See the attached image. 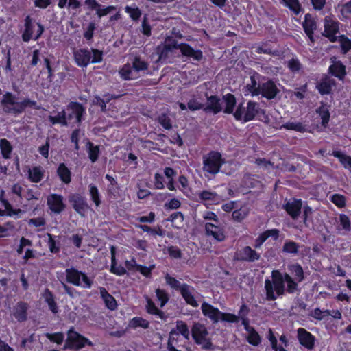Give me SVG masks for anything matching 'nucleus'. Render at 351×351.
<instances>
[{
	"label": "nucleus",
	"mask_w": 351,
	"mask_h": 351,
	"mask_svg": "<svg viewBox=\"0 0 351 351\" xmlns=\"http://www.w3.org/2000/svg\"><path fill=\"white\" fill-rule=\"evenodd\" d=\"M16 99L15 95L11 92H5L3 95L0 104L5 113L19 115L24 112L27 108L39 109L35 100L25 97L21 101H16Z\"/></svg>",
	"instance_id": "obj_1"
},
{
	"label": "nucleus",
	"mask_w": 351,
	"mask_h": 351,
	"mask_svg": "<svg viewBox=\"0 0 351 351\" xmlns=\"http://www.w3.org/2000/svg\"><path fill=\"white\" fill-rule=\"evenodd\" d=\"M271 277L272 280L266 279L265 282L266 300L268 301L275 300L277 296L283 295L285 291L282 274L278 270H274Z\"/></svg>",
	"instance_id": "obj_2"
},
{
	"label": "nucleus",
	"mask_w": 351,
	"mask_h": 351,
	"mask_svg": "<svg viewBox=\"0 0 351 351\" xmlns=\"http://www.w3.org/2000/svg\"><path fill=\"white\" fill-rule=\"evenodd\" d=\"M225 158L218 151L211 150L202 157V169L210 175L217 174L225 164Z\"/></svg>",
	"instance_id": "obj_3"
},
{
	"label": "nucleus",
	"mask_w": 351,
	"mask_h": 351,
	"mask_svg": "<svg viewBox=\"0 0 351 351\" xmlns=\"http://www.w3.org/2000/svg\"><path fill=\"white\" fill-rule=\"evenodd\" d=\"M93 342L89 339L75 331L72 326L67 331L64 349L80 350L86 346H93Z\"/></svg>",
	"instance_id": "obj_4"
},
{
	"label": "nucleus",
	"mask_w": 351,
	"mask_h": 351,
	"mask_svg": "<svg viewBox=\"0 0 351 351\" xmlns=\"http://www.w3.org/2000/svg\"><path fill=\"white\" fill-rule=\"evenodd\" d=\"M65 275L66 282L74 286L81 287L84 289H90L93 285V280L85 272L80 271L75 267L66 269Z\"/></svg>",
	"instance_id": "obj_5"
},
{
	"label": "nucleus",
	"mask_w": 351,
	"mask_h": 351,
	"mask_svg": "<svg viewBox=\"0 0 351 351\" xmlns=\"http://www.w3.org/2000/svg\"><path fill=\"white\" fill-rule=\"evenodd\" d=\"M208 331L206 326L199 322L193 324L191 335L197 345L201 346L202 350H213V344L210 338H207Z\"/></svg>",
	"instance_id": "obj_6"
},
{
	"label": "nucleus",
	"mask_w": 351,
	"mask_h": 351,
	"mask_svg": "<svg viewBox=\"0 0 351 351\" xmlns=\"http://www.w3.org/2000/svg\"><path fill=\"white\" fill-rule=\"evenodd\" d=\"M172 49H179L183 56L194 61L199 62L204 58L202 50L195 49L186 43H181L178 44L176 40H173L171 45H166L164 47V49H166L167 51H170Z\"/></svg>",
	"instance_id": "obj_7"
},
{
	"label": "nucleus",
	"mask_w": 351,
	"mask_h": 351,
	"mask_svg": "<svg viewBox=\"0 0 351 351\" xmlns=\"http://www.w3.org/2000/svg\"><path fill=\"white\" fill-rule=\"evenodd\" d=\"M68 200L73 210L81 217L85 216L86 213L90 209L86 198L80 193L69 195Z\"/></svg>",
	"instance_id": "obj_8"
},
{
	"label": "nucleus",
	"mask_w": 351,
	"mask_h": 351,
	"mask_svg": "<svg viewBox=\"0 0 351 351\" xmlns=\"http://www.w3.org/2000/svg\"><path fill=\"white\" fill-rule=\"evenodd\" d=\"M205 232L206 236L211 237L216 241L222 242L226 238L224 226L219 223L207 222L205 223Z\"/></svg>",
	"instance_id": "obj_9"
},
{
	"label": "nucleus",
	"mask_w": 351,
	"mask_h": 351,
	"mask_svg": "<svg viewBox=\"0 0 351 351\" xmlns=\"http://www.w3.org/2000/svg\"><path fill=\"white\" fill-rule=\"evenodd\" d=\"M66 110L69 111L66 115L67 120L75 119V123L80 125L84 120V115L86 114V109L83 105L77 101H71L66 106Z\"/></svg>",
	"instance_id": "obj_10"
},
{
	"label": "nucleus",
	"mask_w": 351,
	"mask_h": 351,
	"mask_svg": "<svg viewBox=\"0 0 351 351\" xmlns=\"http://www.w3.org/2000/svg\"><path fill=\"white\" fill-rule=\"evenodd\" d=\"M261 75L252 71L250 72V82L247 83L244 86L243 93L245 95L250 94L252 96H258L261 84H260Z\"/></svg>",
	"instance_id": "obj_11"
},
{
	"label": "nucleus",
	"mask_w": 351,
	"mask_h": 351,
	"mask_svg": "<svg viewBox=\"0 0 351 351\" xmlns=\"http://www.w3.org/2000/svg\"><path fill=\"white\" fill-rule=\"evenodd\" d=\"M234 259L239 261L254 262L258 261L261 255L250 246H245L235 252Z\"/></svg>",
	"instance_id": "obj_12"
},
{
	"label": "nucleus",
	"mask_w": 351,
	"mask_h": 351,
	"mask_svg": "<svg viewBox=\"0 0 351 351\" xmlns=\"http://www.w3.org/2000/svg\"><path fill=\"white\" fill-rule=\"evenodd\" d=\"M47 205L50 210L55 214L61 213L66 208L62 195L51 193L47 197Z\"/></svg>",
	"instance_id": "obj_13"
},
{
	"label": "nucleus",
	"mask_w": 351,
	"mask_h": 351,
	"mask_svg": "<svg viewBox=\"0 0 351 351\" xmlns=\"http://www.w3.org/2000/svg\"><path fill=\"white\" fill-rule=\"evenodd\" d=\"M73 58L78 66L84 68L90 63L91 52L87 48H80L73 51Z\"/></svg>",
	"instance_id": "obj_14"
},
{
	"label": "nucleus",
	"mask_w": 351,
	"mask_h": 351,
	"mask_svg": "<svg viewBox=\"0 0 351 351\" xmlns=\"http://www.w3.org/2000/svg\"><path fill=\"white\" fill-rule=\"evenodd\" d=\"M339 32L338 23L332 21L329 16L324 19V32L323 35L328 38L332 42L337 40L336 34Z\"/></svg>",
	"instance_id": "obj_15"
},
{
	"label": "nucleus",
	"mask_w": 351,
	"mask_h": 351,
	"mask_svg": "<svg viewBox=\"0 0 351 351\" xmlns=\"http://www.w3.org/2000/svg\"><path fill=\"white\" fill-rule=\"evenodd\" d=\"M202 314L210 319L213 323H218L220 321L221 311L212 304L204 302L201 306Z\"/></svg>",
	"instance_id": "obj_16"
},
{
	"label": "nucleus",
	"mask_w": 351,
	"mask_h": 351,
	"mask_svg": "<svg viewBox=\"0 0 351 351\" xmlns=\"http://www.w3.org/2000/svg\"><path fill=\"white\" fill-rule=\"evenodd\" d=\"M298 339L301 345L308 350H311L315 346V337L306 329L300 328L298 329Z\"/></svg>",
	"instance_id": "obj_17"
},
{
	"label": "nucleus",
	"mask_w": 351,
	"mask_h": 351,
	"mask_svg": "<svg viewBox=\"0 0 351 351\" xmlns=\"http://www.w3.org/2000/svg\"><path fill=\"white\" fill-rule=\"evenodd\" d=\"M195 288L186 283H184V287L180 290V293L185 302L192 307L197 308L199 306L197 301L193 295Z\"/></svg>",
	"instance_id": "obj_18"
},
{
	"label": "nucleus",
	"mask_w": 351,
	"mask_h": 351,
	"mask_svg": "<svg viewBox=\"0 0 351 351\" xmlns=\"http://www.w3.org/2000/svg\"><path fill=\"white\" fill-rule=\"evenodd\" d=\"M206 96L207 105L204 106L203 110L206 113L213 112L214 114L219 113L222 110L219 97L217 95L208 96L207 94Z\"/></svg>",
	"instance_id": "obj_19"
},
{
	"label": "nucleus",
	"mask_w": 351,
	"mask_h": 351,
	"mask_svg": "<svg viewBox=\"0 0 351 351\" xmlns=\"http://www.w3.org/2000/svg\"><path fill=\"white\" fill-rule=\"evenodd\" d=\"M271 237L274 241H276L279 237V230L274 228L267 230L259 234V236L255 239L254 247L256 249L260 248L263 243L266 241L267 239Z\"/></svg>",
	"instance_id": "obj_20"
},
{
	"label": "nucleus",
	"mask_w": 351,
	"mask_h": 351,
	"mask_svg": "<svg viewBox=\"0 0 351 351\" xmlns=\"http://www.w3.org/2000/svg\"><path fill=\"white\" fill-rule=\"evenodd\" d=\"M260 92L262 97L267 99H272L276 97L278 89L273 81L269 80L261 84Z\"/></svg>",
	"instance_id": "obj_21"
},
{
	"label": "nucleus",
	"mask_w": 351,
	"mask_h": 351,
	"mask_svg": "<svg viewBox=\"0 0 351 351\" xmlns=\"http://www.w3.org/2000/svg\"><path fill=\"white\" fill-rule=\"evenodd\" d=\"M302 206L301 199H291L287 202V213L293 219H296L301 214Z\"/></svg>",
	"instance_id": "obj_22"
},
{
	"label": "nucleus",
	"mask_w": 351,
	"mask_h": 351,
	"mask_svg": "<svg viewBox=\"0 0 351 351\" xmlns=\"http://www.w3.org/2000/svg\"><path fill=\"white\" fill-rule=\"evenodd\" d=\"M29 305L25 302H19L14 309V317L19 322H23L27 319V311Z\"/></svg>",
	"instance_id": "obj_23"
},
{
	"label": "nucleus",
	"mask_w": 351,
	"mask_h": 351,
	"mask_svg": "<svg viewBox=\"0 0 351 351\" xmlns=\"http://www.w3.org/2000/svg\"><path fill=\"white\" fill-rule=\"evenodd\" d=\"M259 110V105L254 101H249L247 104L245 112L243 115V121L244 123L252 121L258 114Z\"/></svg>",
	"instance_id": "obj_24"
},
{
	"label": "nucleus",
	"mask_w": 351,
	"mask_h": 351,
	"mask_svg": "<svg viewBox=\"0 0 351 351\" xmlns=\"http://www.w3.org/2000/svg\"><path fill=\"white\" fill-rule=\"evenodd\" d=\"M99 293L106 307L110 310L114 311L117 308V302L115 298L110 294L106 288L99 287Z\"/></svg>",
	"instance_id": "obj_25"
},
{
	"label": "nucleus",
	"mask_w": 351,
	"mask_h": 351,
	"mask_svg": "<svg viewBox=\"0 0 351 351\" xmlns=\"http://www.w3.org/2000/svg\"><path fill=\"white\" fill-rule=\"evenodd\" d=\"M300 158L296 156H289L287 158V172L296 173V177L300 178L302 163L299 162Z\"/></svg>",
	"instance_id": "obj_26"
},
{
	"label": "nucleus",
	"mask_w": 351,
	"mask_h": 351,
	"mask_svg": "<svg viewBox=\"0 0 351 351\" xmlns=\"http://www.w3.org/2000/svg\"><path fill=\"white\" fill-rule=\"evenodd\" d=\"M181 335L185 339L189 340L190 331L187 324L182 320L176 322V328L172 329L169 332V336Z\"/></svg>",
	"instance_id": "obj_27"
},
{
	"label": "nucleus",
	"mask_w": 351,
	"mask_h": 351,
	"mask_svg": "<svg viewBox=\"0 0 351 351\" xmlns=\"http://www.w3.org/2000/svg\"><path fill=\"white\" fill-rule=\"evenodd\" d=\"M110 272L119 276H124L127 274L126 269L122 265H117L116 260V253L114 247H111V265Z\"/></svg>",
	"instance_id": "obj_28"
},
{
	"label": "nucleus",
	"mask_w": 351,
	"mask_h": 351,
	"mask_svg": "<svg viewBox=\"0 0 351 351\" xmlns=\"http://www.w3.org/2000/svg\"><path fill=\"white\" fill-rule=\"evenodd\" d=\"M56 173L60 180L65 184H69L71 182V171L65 163H60L58 166Z\"/></svg>",
	"instance_id": "obj_29"
},
{
	"label": "nucleus",
	"mask_w": 351,
	"mask_h": 351,
	"mask_svg": "<svg viewBox=\"0 0 351 351\" xmlns=\"http://www.w3.org/2000/svg\"><path fill=\"white\" fill-rule=\"evenodd\" d=\"M121 78L123 80H132L138 77L137 73L134 72L132 66L129 63L123 64L119 71Z\"/></svg>",
	"instance_id": "obj_30"
},
{
	"label": "nucleus",
	"mask_w": 351,
	"mask_h": 351,
	"mask_svg": "<svg viewBox=\"0 0 351 351\" xmlns=\"http://www.w3.org/2000/svg\"><path fill=\"white\" fill-rule=\"evenodd\" d=\"M42 297L48 304L49 310L54 314L57 313L58 312V306L55 301L52 291L46 288L42 293Z\"/></svg>",
	"instance_id": "obj_31"
},
{
	"label": "nucleus",
	"mask_w": 351,
	"mask_h": 351,
	"mask_svg": "<svg viewBox=\"0 0 351 351\" xmlns=\"http://www.w3.org/2000/svg\"><path fill=\"white\" fill-rule=\"evenodd\" d=\"M45 171L40 166H35L28 169V179L31 182L38 183L44 178Z\"/></svg>",
	"instance_id": "obj_32"
},
{
	"label": "nucleus",
	"mask_w": 351,
	"mask_h": 351,
	"mask_svg": "<svg viewBox=\"0 0 351 351\" xmlns=\"http://www.w3.org/2000/svg\"><path fill=\"white\" fill-rule=\"evenodd\" d=\"M335 85V81L330 77L322 78L316 85L319 93L322 95L329 94L332 87Z\"/></svg>",
	"instance_id": "obj_33"
},
{
	"label": "nucleus",
	"mask_w": 351,
	"mask_h": 351,
	"mask_svg": "<svg viewBox=\"0 0 351 351\" xmlns=\"http://www.w3.org/2000/svg\"><path fill=\"white\" fill-rule=\"evenodd\" d=\"M24 31L22 34V39L24 42L28 43L31 39H33L34 34V25L32 19L30 16H27L25 19Z\"/></svg>",
	"instance_id": "obj_34"
},
{
	"label": "nucleus",
	"mask_w": 351,
	"mask_h": 351,
	"mask_svg": "<svg viewBox=\"0 0 351 351\" xmlns=\"http://www.w3.org/2000/svg\"><path fill=\"white\" fill-rule=\"evenodd\" d=\"M303 27L307 36L311 40H313V34L314 30L316 29L317 25L311 14H306L305 20L303 23Z\"/></svg>",
	"instance_id": "obj_35"
},
{
	"label": "nucleus",
	"mask_w": 351,
	"mask_h": 351,
	"mask_svg": "<svg viewBox=\"0 0 351 351\" xmlns=\"http://www.w3.org/2000/svg\"><path fill=\"white\" fill-rule=\"evenodd\" d=\"M87 149V153L88 158L92 163L97 161L100 154V147L99 145H95L93 143L88 141L86 145Z\"/></svg>",
	"instance_id": "obj_36"
},
{
	"label": "nucleus",
	"mask_w": 351,
	"mask_h": 351,
	"mask_svg": "<svg viewBox=\"0 0 351 351\" xmlns=\"http://www.w3.org/2000/svg\"><path fill=\"white\" fill-rule=\"evenodd\" d=\"M88 194L95 207L98 208L101 204V195L97 186L94 184H90L88 185Z\"/></svg>",
	"instance_id": "obj_37"
},
{
	"label": "nucleus",
	"mask_w": 351,
	"mask_h": 351,
	"mask_svg": "<svg viewBox=\"0 0 351 351\" xmlns=\"http://www.w3.org/2000/svg\"><path fill=\"white\" fill-rule=\"evenodd\" d=\"M145 309L148 314L157 315L162 319L165 318V313L160 310L156 306L155 303L149 298H147Z\"/></svg>",
	"instance_id": "obj_38"
},
{
	"label": "nucleus",
	"mask_w": 351,
	"mask_h": 351,
	"mask_svg": "<svg viewBox=\"0 0 351 351\" xmlns=\"http://www.w3.org/2000/svg\"><path fill=\"white\" fill-rule=\"evenodd\" d=\"M48 120L51 125L60 124L63 126L68 125V120L64 110L59 112L56 116L49 115L48 117Z\"/></svg>",
	"instance_id": "obj_39"
},
{
	"label": "nucleus",
	"mask_w": 351,
	"mask_h": 351,
	"mask_svg": "<svg viewBox=\"0 0 351 351\" xmlns=\"http://www.w3.org/2000/svg\"><path fill=\"white\" fill-rule=\"evenodd\" d=\"M223 99L226 104L223 112L226 114L233 113L237 103L235 96L232 93H228L223 96Z\"/></svg>",
	"instance_id": "obj_40"
},
{
	"label": "nucleus",
	"mask_w": 351,
	"mask_h": 351,
	"mask_svg": "<svg viewBox=\"0 0 351 351\" xmlns=\"http://www.w3.org/2000/svg\"><path fill=\"white\" fill-rule=\"evenodd\" d=\"M0 150L4 159H10L11 158L13 147L10 142L6 138L0 140Z\"/></svg>",
	"instance_id": "obj_41"
},
{
	"label": "nucleus",
	"mask_w": 351,
	"mask_h": 351,
	"mask_svg": "<svg viewBox=\"0 0 351 351\" xmlns=\"http://www.w3.org/2000/svg\"><path fill=\"white\" fill-rule=\"evenodd\" d=\"M289 269L292 278L297 282H302L304 280V271L302 267L299 264H293L289 266Z\"/></svg>",
	"instance_id": "obj_42"
},
{
	"label": "nucleus",
	"mask_w": 351,
	"mask_h": 351,
	"mask_svg": "<svg viewBox=\"0 0 351 351\" xmlns=\"http://www.w3.org/2000/svg\"><path fill=\"white\" fill-rule=\"evenodd\" d=\"M167 220L171 222L173 227L180 228L182 226L184 223V215L182 212L177 211L172 213Z\"/></svg>",
	"instance_id": "obj_43"
},
{
	"label": "nucleus",
	"mask_w": 351,
	"mask_h": 351,
	"mask_svg": "<svg viewBox=\"0 0 351 351\" xmlns=\"http://www.w3.org/2000/svg\"><path fill=\"white\" fill-rule=\"evenodd\" d=\"M329 71L332 75L342 79L346 74L345 66L339 62H335L332 64Z\"/></svg>",
	"instance_id": "obj_44"
},
{
	"label": "nucleus",
	"mask_w": 351,
	"mask_h": 351,
	"mask_svg": "<svg viewBox=\"0 0 351 351\" xmlns=\"http://www.w3.org/2000/svg\"><path fill=\"white\" fill-rule=\"evenodd\" d=\"M132 66L134 72L138 73L140 71L147 70L148 69L149 64L147 62L142 60L140 56H135L132 61Z\"/></svg>",
	"instance_id": "obj_45"
},
{
	"label": "nucleus",
	"mask_w": 351,
	"mask_h": 351,
	"mask_svg": "<svg viewBox=\"0 0 351 351\" xmlns=\"http://www.w3.org/2000/svg\"><path fill=\"white\" fill-rule=\"evenodd\" d=\"M316 112L317 114H319L322 119V125L324 127H326L330 120V117L328 106L326 105H322L317 109Z\"/></svg>",
	"instance_id": "obj_46"
},
{
	"label": "nucleus",
	"mask_w": 351,
	"mask_h": 351,
	"mask_svg": "<svg viewBox=\"0 0 351 351\" xmlns=\"http://www.w3.org/2000/svg\"><path fill=\"white\" fill-rule=\"evenodd\" d=\"M125 12L129 14L130 19L134 21L138 22L142 15L141 9L134 5V7L126 5L124 8Z\"/></svg>",
	"instance_id": "obj_47"
},
{
	"label": "nucleus",
	"mask_w": 351,
	"mask_h": 351,
	"mask_svg": "<svg viewBox=\"0 0 351 351\" xmlns=\"http://www.w3.org/2000/svg\"><path fill=\"white\" fill-rule=\"evenodd\" d=\"M165 280L166 283L173 289L180 291L184 287V283H181L178 280L173 276H171L169 274H166L165 276Z\"/></svg>",
	"instance_id": "obj_48"
},
{
	"label": "nucleus",
	"mask_w": 351,
	"mask_h": 351,
	"mask_svg": "<svg viewBox=\"0 0 351 351\" xmlns=\"http://www.w3.org/2000/svg\"><path fill=\"white\" fill-rule=\"evenodd\" d=\"M249 214V209L247 207H241L239 209L234 210L232 213V219L237 221L241 222Z\"/></svg>",
	"instance_id": "obj_49"
},
{
	"label": "nucleus",
	"mask_w": 351,
	"mask_h": 351,
	"mask_svg": "<svg viewBox=\"0 0 351 351\" xmlns=\"http://www.w3.org/2000/svg\"><path fill=\"white\" fill-rule=\"evenodd\" d=\"M130 326L134 328L141 327L147 329L149 327V322L141 317H134L130 320Z\"/></svg>",
	"instance_id": "obj_50"
},
{
	"label": "nucleus",
	"mask_w": 351,
	"mask_h": 351,
	"mask_svg": "<svg viewBox=\"0 0 351 351\" xmlns=\"http://www.w3.org/2000/svg\"><path fill=\"white\" fill-rule=\"evenodd\" d=\"M247 341L254 346H258L261 342V338L254 328L247 332Z\"/></svg>",
	"instance_id": "obj_51"
},
{
	"label": "nucleus",
	"mask_w": 351,
	"mask_h": 351,
	"mask_svg": "<svg viewBox=\"0 0 351 351\" xmlns=\"http://www.w3.org/2000/svg\"><path fill=\"white\" fill-rule=\"evenodd\" d=\"M332 155L337 158L345 168L351 169V157L339 151H334Z\"/></svg>",
	"instance_id": "obj_52"
},
{
	"label": "nucleus",
	"mask_w": 351,
	"mask_h": 351,
	"mask_svg": "<svg viewBox=\"0 0 351 351\" xmlns=\"http://www.w3.org/2000/svg\"><path fill=\"white\" fill-rule=\"evenodd\" d=\"M156 295L158 300L160 302V307H163L169 300V294L165 289L160 288L156 289Z\"/></svg>",
	"instance_id": "obj_53"
},
{
	"label": "nucleus",
	"mask_w": 351,
	"mask_h": 351,
	"mask_svg": "<svg viewBox=\"0 0 351 351\" xmlns=\"http://www.w3.org/2000/svg\"><path fill=\"white\" fill-rule=\"evenodd\" d=\"M155 264L149 265L148 267L140 265H138V269L136 271H138L141 274H142L144 277L147 278H152V271L155 269Z\"/></svg>",
	"instance_id": "obj_54"
},
{
	"label": "nucleus",
	"mask_w": 351,
	"mask_h": 351,
	"mask_svg": "<svg viewBox=\"0 0 351 351\" xmlns=\"http://www.w3.org/2000/svg\"><path fill=\"white\" fill-rule=\"evenodd\" d=\"M217 195L215 192L204 190L199 193L198 197L201 202L206 201H214L215 200Z\"/></svg>",
	"instance_id": "obj_55"
},
{
	"label": "nucleus",
	"mask_w": 351,
	"mask_h": 351,
	"mask_svg": "<svg viewBox=\"0 0 351 351\" xmlns=\"http://www.w3.org/2000/svg\"><path fill=\"white\" fill-rule=\"evenodd\" d=\"M46 337L50 341L56 343L58 345L62 343L64 338V334L61 332L47 333Z\"/></svg>",
	"instance_id": "obj_56"
},
{
	"label": "nucleus",
	"mask_w": 351,
	"mask_h": 351,
	"mask_svg": "<svg viewBox=\"0 0 351 351\" xmlns=\"http://www.w3.org/2000/svg\"><path fill=\"white\" fill-rule=\"evenodd\" d=\"M48 237V246L51 253L56 254L60 252L59 243L54 239L53 236L49 233Z\"/></svg>",
	"instance_id": "obj_57"
},
{
	"label": "nucleus",
	"mask_w": 351,
	"mask_h": 351,
	"mask_svg": "<svg viewBox=\"0 0 351 351\" xmlns=\"http://www.w3.org/2000/svg\"><path fill=\"white\" fill-rule=\"evenodd\" d=\"M90 52L92 56L90 63L96 64L101 62V61L103 60L104 56L102 51L97 49L92 48Z\"/></svg>",
	"instance_id": "obj_58"
},
{
	"label": "nucleus",
	"mask_w": 351,
	"mask_h": 351,
	"mask_svg": "<svg viewBox=\"0 0 351 351\" xmlns=\"http://www.w3.org/2000/svg\"><path fill=\"white\" fill-rule=\"evenodd\" d=\"M220 321L228 323H237L239 317L233 313L221 312Z\"/></svg>",
	"instance_id": "obj_59"
},
{
	"label": "nucleus",
	"mask_w": 351,
	"mask_h": 351,
	"mask_svg": "<svg viewBox=\"0 0 351 351\" xmlns=\"http://www.w3.org/2000/svg\"><path fill=\"white\" fill-rule=\"evenodd\" d=\"M330 315H332L330 311H322L319 308H317L313 311L311 316L316 319L322 320L326 317L330 316Z\"/></svg>",
	"instance_id": "obj_60"
},
{
	"label": "nucleus",
	"mask_w": 351,
	"mask_h": 351,
	"mask_svg": "<svg viewBox=\"0 0 351 351\" xmlns=\"http://www.w3.org/2000/svg\"><path fill=\"white\" fill-rule=\"evenodd\" d=\"M188 109L191 111H197L204 108V104L200 103L196 98L193 97L187 103Z\"/></svg>",
	"instance_id": "obj_61"
},
{
	"label": "nucleus",
	"mask_w": 351,
	"mask_h": 351,
	"mask_svg": "<svg viewBox=\"0 0 351 351\" xmlns=\"http://www.w3.org/2000/svg\"><path fill=\"white\" fill-rule=\"evenodd\" d=\"M287 6L295 14L298 15L302 10L301 5L298 0H287Z\"/></svg>",
	"instance_id": "obj_62"
},
{
	"label": "nucleus",
	"mask_w": 351,
	"mask_h": 351,
	"mask_svg": "<svg viewBox=\"0 0 351 351\" xmlns=\"http://www.w3.org/2000/svg\"><path fill=\"white\" fill-rule=\"evenodd\" d=\"M167 251L169 256L172 258L179 259L182 257V251L177 246H169L167 248Z\"/></svg>",
	"instance_id": "obj_63"
},
{
	"label": "nucleus",
	"mask_w": 351,
	"mask_h": 351,
	"mask_svg": "<svg viewBox=\"0 0 351 351\" xmlns=\"http://www.w3.org/2000/svg\"><path fill=\"white\" fill-rule=\"evenodd\" d=\"M116 10V7L114 5H108L106 7H104L101 5V7H98L96 10V14L99 18H101L103 16H106L112 11H114Z\"/></svg>",
	"instance_id": "obj_64"
}]
</instances>
